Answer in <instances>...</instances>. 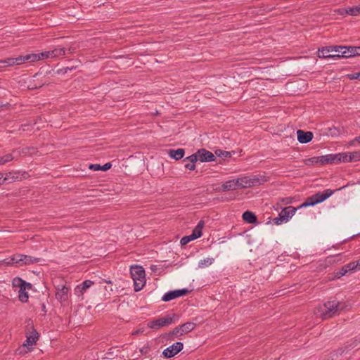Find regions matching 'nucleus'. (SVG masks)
Masks as SVG:
<instances>
[{"instance_id": "nucleus-49", "label": "nucleus", "mask_w": 360, "mask_h": 360, "mask_svg": "<svg viewBox=\"0 0 360 360\" xmlns=\"http://www.w3.org/2000/svg\"><path fill=\"white\" fill-rule=\"evenodd\" d=\"M356 262L357 265V270H360V259L357 260Z\"/></svg>"}, {"instance_id": "nucleus-20", "label": "nucleus", "mask_w": 360, "mask_h": 360, "mask_svg": "<svg viewBox=\"0 0 360 360\" xmlns=\"http://www.w3.org/2000/svg\"><path fill=\"white\" fill-rule=\"evenodd\" d=\"M296 210H297V209L292 206L285 207L280 212L281 217H283V219H284V220H285V221H288L289 218H290L291 217H292L295 214Z\"/></svg>"}, {"instance_id": "nucleus-23", "label": "nucleus", "mask_w": 360, "mask_h": 360, "mask_svg": "<svg viewBox=\"0 0 360 360\" xmlns=\"http://www.w3.org/2000/svg\"><path fill=\"white\" fill-rule=\"evenodd\" d=\"M243 219L245 221L249 224H254L257 221L256 215L250 211H245L243 214Z\"/></svg>"}, {"instance_id": "nucleus-51", "label": "nucleus", "mask_w": 360, "mask_h": 360, "mask_svg": "<svg viewBox=\"0 0 360 360\" xmlns=\"http://www.w3.org/2000/svg\"><path fill=\"white\" fill-rule=\"evenodd\" d=\"M355 141H357V143H360V136L355 138Z\"/></svg>"}, {"instance_id": "nucleus-53", "label": "nucleus", "mask_w": 360, "mask_h": 360, "mask_svg": "<svg viewBox=\"0 0 360 360\" xmlns=\"http://www.w3.org/2000/svg\"><path fill=\"white\" fill-rule=\"evenodd\" d=\"M105 282L107 283H111V281H108V280L105 281Z\"/></svg>"}, {"instance_id": "nucleus-36", "label": "nucleus", "mask_w": 360, "mask_h": 360, "mask_svg": "<svg viewBox=\"0 0 360 360\" xmlns=\"http://www.w3.org/2000/svg\"><path fill=\"white\" fill-rule=\"evenodd\" d=\"M331 52L335 51L338 53L337 54H342V52L344 49H341L340 48H345L344 46H330Z\"/></svg>"}, {"instance_id": "nucleus-13", "label": "nucleus", "mask_w": 360, "mask_h": 360, "mask_svg": "<svg viewBox=\"0 0 360 360\" xmlns=\"http://www.w3.org/2000/svg\"><path fill=\"white\" fill-rule=\"evenodd\" d=\"M344 49L342 54H337L338 58H351L360 56V46H345L340 48Z\"/></svg>"}, {"instance_id": "nucleus-31", "label": "nucleus", "mask_w": 360, "mask_h": 360, "mask_svg": "<svg viewBox=\"0 0 360 360\" xmlns=\"http://www.w3.org/2000/svg\"><path fill=\"white\" fill-rule=\"evenodd\" d=\"M13 66L23 64L26 62L25 56H20L17 58H13Z\"/></svg>"}, {"instance_id": "nucleus-50", "label": "nucleus", "mask_w": 360, "mask_h": 360, "mask_svg": "<svg viewBox=\"0 0 360 360\" xmlns=\"http://www.w3.org/2000/svg\"><path fill=\"white\" fill-rule=\"evenodd\" d=\"M355 142H357L356 141H355V139L354 140H352V141L349 142V145L352 146V145H354L355 143Z\"/></svg>"}, {"instance_id": "nucleus-25", "label": "nucleus", "mask_w": 360, "mask_h": 360, "mask_svg": "<svg viewBox=\"0 0 360 360\" xmlns=\"http://www.w3.org/2000/svg\"><path fill=\"white\" fill-rule=\"evenodd\" d=\"M13 66V58H7L4 60H0V68L12 67Z\"/></svg>"}, {"instance_id": "nucleus-16", "label": "nucleus", "mask_w": 360, "mask_h": 360, "mask_svg": "<svg viewBox=\"0 0 360 360\" xmlns=\"http://www.w3.org/2000/svg\"><path fill=\"white\" fill-rule=\"evenodd\" d=\"M94 281L86 280L75 288V294L77 296H82L84 293L94 285Z\"/></svg>"}, {"instance_id": "nucleus-35", "label": "nucleus", "mask_w": 360, "mask_h": 360, "mask_svg": "<svg viewBox=\"0 0 360 360\" xmlns=\"http://www.w3.org/2000/svg\"><path fill=\"white\" fill-rule=\"evenodd\" d=\"M215 154L219 157L230 158L231 153L227 151H223L221 150H217Z\"/></svg>"}, {"instance_id": "nucleus-8", "label": "nucleus", "mask_w": 360, "mask_h": 360, "mask_svg": "<svg viewBox=\"0 0 360 360\" xmlns=\"http://www.w3.org/2000/svg\"><path fill=\"white\" fill-rule=\"evenodd\" d=\"M204 226V221H200L198 224V225L195 227L193 229L192 233L189 236H184L181 240L180 243L182 245H185L188 244L191 240H193L195 239H197L200 238L202 236V229Z\"/></svg>"}, {"instance_id": "nucleus-32", "label": "nucleus", "mask_w": 360, "mask_h": 360, "mask_svg": "<svg viewBox=\"0 0 360 360\" xmlns=\"http://www.w3.org/2000/svg\"><path fill=\"white\" fill-rule=\"evenodd\" d=\"M347 13L351 15H357L360 13V6L349 8L347 10Z\"/></svg>"}, {"instance_id": "nucleus-34", "label": "nucleus", "mask_w": 360, "mask_h": 360, "mask_svg": "<svg viewBox=\"0 0 360 360\" xmlns=\"http://www.w3.org/2000/svg\"><path fill=\"white\" fill-rule=\"evenodd\" d=\"M350 155L352 162L360 161V150L350 153Z\"/></svg>"}, {"instance_id": "nucleus-21", "label": "nucleus", "mask_w": 360, "mask_h": 360, "mask_svg": "<svg viewBox=\"0 0 360 360\" xmlns=\"http://www.w3.org/2000/svg\"><path fill=\"white\" fill-rule=\"evenodd\" d=\"M186 162L184 167L189 170H194L195 168V163L197 162V159L195 155H190L184 160Z\"/></svg>"}, {"instance_id": "nucleus-47", "label": "nucleus", "mask_w": 360, "mask_h": 360, "mask_svg": "<svg viewBox=\"0 0 360 360\" xmlns=\"http://www.w3.org/2000/svg\"><path fill=\"white\" fill-rule=\"evenodd\" d=\"M7 181V177H4V175L0 173V185L4 184Z\"/></svg>"}, {"instance_id": "nucleus-5", "label": "nucleus", "mask_w": 360, "mask_h": 360, "mask_svg": "<svg viewBox=\"0 0 360 360\" xmlns=\"http://www.w3.org/2000/svg\"><path fill=\"white\" fill-rule=\"evenodd\" d=\"M241 187H252L259 186L268 181V178L262 174L240 178Z\"/></svg>"}, {"instance_id": "nucleus-33", "label": "nucleus", "mask_w": 360, "mask_h": 360, "mask_svg": "<svg viewBox=\"0 0 360 360\" xmlns=\"http://www.w3.org/2000/svg\"><path fill=\"white\" fill-rule=\"evenodd\" d=\"M345 266V272H349L350 271L357 270V265H356V262H350L349 264H347Z\"/></svg>"}, {"instance_id": "nucleus-28", "label": "nucleus", "mask_w": 360, "mask_h": 360, "mask_svg": "<svg viewBox=\"0 0 360 360\" xmlns=\"http://www.w3.org/2000/svg\"><path fill=\"white\" fill-rule=\"evenodd\" d=\"M26 62H36L40 60V56L38 53H30L25 56Z\"/></svg>"}, {"instance_id": "nucleus-24", "label": "nucleus", "mask_w": 360, "mask_h": 360, "mask_svg": "<svg viewBox=\"0 0 360 360\" xmlns=\"http://www.w3.org/2000/svg\"><path fill=\"white\" fill-rule=\"evenodd\" d=\"M51 51V58L63 56L66 55V52H67L66 49L64 48H57Z\"/></svg>"}, {"instance_id": "nucleus-11", "label": "nucleus", "mask_w": 360, "mask_h": 360, "mask_svg": "<svg viewBox=\"0 0 360 360\" xmlns=\"http://www.w3.org/2000/svg\"><path fill=\"white\" fill-rule=\"evenodd\" d=\"M184 345L181 342H177L172 345L167 347L162 352V354L166 358H171L178 354L182 350Z\"/></svg>"}, {"instance_id": "nucleus-29", "label": "nucleus", "mask_w": 360, "mask_h": 360, "mask_svg": "<svg viewBox=\"0 0 360 360\" xmlns=\"http://www.w3.org/2000/svg\"><path fill=\"white\" fill-rule=\"evenodd\" d=\"M340 162H349L351 161L350 153H339Z\"/></svg>"}, {"instance_id": "nucleus-30", "label": "nucleus", "mask_w": 360, "mask_h": 360, "mask_svg": "<svg viewBox=\"0 0 360 360\" xmlns=\"http://www.w3.org/2000/svg\"><path fill=\"white\" fill-rule=\"evenodd\" d=\"M14 157L12 154H6L0 157V165H5L7 162L12 161Z\"/></svg>"}, {"instance_id": "nucleus-38", "label": "nucleus", "mask_w": 360, "mask_h": 360, "mask_svg": "<svg viewBox=\"0 0 360 360\" xmlns=\"http://www.w3.org/2000/svg\"><path fill=\"white\" fill-rule=\"evenodd\" d=\"M318 158L319 160V165H327L328 162V155H322V156H318Z\"/></svg>"}, {"instance_id": "nucleus-6", "label": "nucleus", "mask_w": 360, "mask_h": 360, "mask_svg": "<svg viewBox=\"0 0 360 360\" xmlns=\"http://www.w3.org/2000/svg\"><path fill=\"white\" fill-rule=\"evenodd\" d=\"M40 260L38 257H34L22 254H15L13 255L11 260L7 262L8 265L15 264L18 266L30 265L39 262Z\"/></svg>"}, {"instance_id": "nucleus-48", "label": "nucleus", "mask_w": 360, "mask_h": 360, "mask_svg": "<svg viewBox=\"0 0 360 360\" xmlns=\"http://www.w3.org/2000/svg\"><path fill=\"white\" fill-rule=\"evenodd\" d=\"M67 52L66 54H72L75 52V49L72 47H70L68 49H66Z\"/></svg>"}, {"instance_id": "nucleus-1", "label": "nucleus", "mask_w": 360, "mask_h": 360, "mask_svg": "<svg viewBox=\"0 0 360 360\" xmlns=\"http://www.w3.org/2000/svg\"><path fill=\"white\" fill-rule=\"evenodd\" d=\"M345 308L344 304L334 300L328 301L321 308V316L323 319H330L339 313Z\"/></svg>"}, {"instance_id": "nucleus-10", "label": "nucleus", "mask_w": 360, "mask_h": 360, "mask_svg": "<svg viewBox=\"0 0 360 360\" xmlns=\"http://www.w3.org/2000/svg\"><path fill=\"white\" fill-rule=\"evenodd\" d=\"M193 155L195 156L197 161L199 160L202 162L215 160L214 154L204 148L198 150L195 153L193 154Z\"/></svg>"}, {"instance_id": "nucleus-3", "label": "nucleus", "mask_w": 360, "mask_h": 360, "mask_svg": "<svg viewBox=\"0 0 360 360\" xmlns=\"http://www.w3.org/2000/svg\"><path fill=\"white\" fill-rule=\"evenodd\" d=\"M13 286L18 288V298L22 302H27L29 298L28 293L26 291L32 288L30 283H27L19 277H15L12 281Z\"/></svg>"}, {"instance_id": "nucleus-9", "label": "nucleus", "mask_w": 360, "mask_h": 360, "mask_svg": "<svg viewBox=\"0 0 360 360\" xmlns=\"http://www.w3.org/2000/svg\"><path fill=\"white\" fill-rule=\"evenodd\" d=\"M173 322V317L167 316L158 319L150 321L148 327L152 329H159L162 327L170 325Z\"/></svg>"}, {"instance_id": "nucleus-4", "label": "nucleus", "mask_w": 360, "mask_h": 360, "mask_svg": "<svg viewBox=\"0 0 360 360\" xmlns=\"http://www.w3.org/2000/svg\"><path fill=\"white\" fill-rule=\"evenodd\" d=\"M334 192L335 191L331 189H326L323 192H318L314 195L307 198L306 201L300 206V207L314 206L318 203L322 202L330 196H331Z\"/></svg>"}, {"instance_id": "nucleus-44", "label": "nucleus", "mask_w": 360, "mask_h": 360, "mask_svg": "<svg viewBox=\"0 0 360 360\" xmlns=\"http://www.w3.org/2000/svg\"><path fill=\"white\" fill-rule=\"evenodd\" d=\"M112 165L110 162L105 163L104 165L101 166V169L103 171H107L111 167Z\"/></svg>"}, {"instance_id": "nucleus-12", "label": "nucleus", "mask_w": 360, "mask_h": 360, "mask_svg": "<svg viewBox=\"0 0 360 360\" xmlns=\"http://www.w3.org/2000/svg\"><path fill=\"white\" fill-rule=\"evenodd\" d=\"M188 292L189 290L186 288L169 291L162 296V300L169 302L179 297L186 295Z\"/></svg>"}, {"instance_id": "nucleus-18", "label": "nucleus", "mask_w": 360, "mask_h": 360, "mask_svg": "<svg viewBox=\"0 0 360 360\" xmlns=\"http://www.w3.org/2000/svg\"><path fill=\"white\" fill-rule=\"evenodd\" d=\"M297 140L301 143H309L312 140L314 137V134L311 131H304L301 129L297 131Z\"/></svg>"}, {"instance_id": "nucleus-26", "label": "nucleus", "mask_w": 360, "mask_h": 360, "mask_svg": "<svg viewBox=\"0 0 360 360\" xmlns=\"http://www.w3.org/2000/svg\"><path fill=\"white\" fill-rule=\"evenodd\" d=\"M214 262L213 258H206L204 259H202L198 263V267L200 269H203L205 267H207L210 265H211Z\"/></svg>"}, {"instance_id": "nucleus-45", "label": "nucleus", "mask_w": 360, "mask_h": 360, "mask_svg": "<svg viewBox=\"0 0 360 360\" xmlns=\"http://www.w3.org/2000/svg\"><path fill=\"white\" fill-rule=\"evenodd\" d=\"M144 328H139L134 332H132L131 335H139V334H142L143 332H144Z\"/></svg>"}, {"instance_id": "nucleus-42", "label": "nucleus", "mask_w": 360, "mask_h": 360, "mask_svg": "<svg viewBox=\"0 0 360 360\" xmlns=\"http://www.w3.org/2000/svg\"><path fill=\"white\" fill-rule=\"evenodd\" d=\"M89 169L94 171H99L101 169V166L98 164H92L89 165Z\"/></svg>"}, {"instance_id": "nucleus-37", "label": "nucleus", "mask_w": 360, "mask_h": 360, "mask_svg": "<svg viewBox=\"0 0 360 360\" xmlns=\"http://www.w3.org/2000/svg\"><path fill=\"white\" fill-rule=\"evenodd\" d=\"M38 55L40 56V60H44L45 58H51V51H48L41 52V53H38Z\"/></svg>"}, {"instance_id": "nucleus-19", "label": "nucleus", "mask_w": 360, "mask_h": 360, "mask_svg": "<svg viewBox=\"0 0 360 360\" xmlns=\"http://www.w3.org/2000/svg\"><path fill=\"white\" fill-rule=\"evenodd\" d=\"M331 52L330 46L322 47L319 49L318 56L320 58H338L337 54L331 55L330 53Z\"/></svg>"}, {"instance_id": "nucleus-46", "label": "nucleus", "mask_w": 360, "mask_h": 360, "mask_svg": "<svg viewBox=\"0 0 360 360\" xmlns=\"http://www.w3.org/2000/svg\"><path fill=\"white\" fill-rule=\"evenodd\" d=\"M148 351H149V347H143V348L140 349V352L142 354H147Z\"/></svg>"}, {"instance_id": "nucleus-2", "label": "nucleus", "mask_w": 360, "mask_h": 360, "mask_svg": "<svg viewBox=\"0 0 360 360\" xmlns=\"http://www.w3.org/2000/svg\"><path fill=\"white\" fill-rule=\"evenodd\" d=\"M130 274L134 281V290L140 291L146 284V274L144 269L141 266H131Z\"/></svg>"}, {"instance_id": "nucleus-43", "label": "nucleus", "mask_w": 360, "mask_h": 360, "mask_svg": "<svg viewBox=\"0 0 360 360\" xmlns=\"http://www.w3.org/2000/svg\"><path fill=\"white\" fill-rule=\"evenodd\" d=\"M345 266H344L342 268V269H341L339 272H338V273H337L336 276H337L338 278H340V277H341V276H342L345 275L347 272H345Z\"/></svg>"}, {"instance_id": "nucleus-41", "label": "nucleus", "mask_w": 360, "mask_h": 360, "mask_svg": "<svg viewBox=\"0 0 360 360\" xmlns=\"http://www.w3.org/2000/svg\"><path fill=\"white\" fill-rule=\"evenodd\" d=\"M273 221L275 224L279 225L282 224L283 222L285 221L283 217H281V214L279 213L278 217H276L273 219Z\"/></svg>"}, {"instance_id": "nucleus-14", "label": "nucleus", "mask_w": 360, "mask_h": 360, "mask_svg": "<svg viewBox=\"0 0 360 360\" xmlns=\"http://www.w3.org/2000/svg\"><path fill=\"white\" fill-rule=\"evenodd\" d=\"M239 187H241L240 179H237L224 182L219 190L221 191H233Z\"/></svg>"}, {"instance_id": "nucleus-27", "label": "nucleus", "mask_w": 360, "mask_h": 360, "mask_svg": "<svg viewBox=\"0 0 360 360\" xmlns=\"http://www.w3.org/2000/svg\"><path fill=\"white\" fill-rule=\"evenodd\" d=\"M328 164H338L340 163L339 153L338 154H328Z\"/></svg>"}, {"instance_id": "nucleus-22", "label": "nucleus", "mask_w": 360, "mask_h": 360, "mask_svg": "<svg viewBox=\"0 0 360 360\" xmlns=\"http://www.w3.org/2000/svg\"><path fill=\"white\" fill-rule=\"evenodd\" d=\"M168 153L172 158L178 160L184 157L185 150L183 148H179L177 150L170 149Z\"/></svg>"}, {"instance_id": "nucleus-52", "label": "nucleus", "mask_w": 360, "mask_h": 360, "mask_svg": "<svg viewBox=\"0 0 360 360\" xmlns=\"http://www.w3.org/2000/svg\"><path fill=\"white\" fill-rule=\"evenodd\" d=\"M72 70V68H65V72H67V70Z\"/></svg>"}, {"instance_id": "nucleus-39", "label": "nucleus", "mask_w": 360, "mask_h": 360, "mask_svg": "<svg viewBox=\"0 0 360 360\" xmlns=\"http://www.w3.org/2000/svg\"><path fill=\"white\" fill-rule=\"evenodd\" d=\"M347 77L349 79H359L360 80V72H355L352 74H347Z\"/></svg>"}, {"instance_id": "nucleus-54", "label": "nucleus", "mask_w": 360, "mask_h": 360, "mask_svg": "<svg viewBox=\"0 0 360 360\" xmlns=\"http://www.w3.org/2000/svg\"><path fill=\"white\" fill-rule=\"evenodd\" d=\"M42 309H45V304H42Z\"/></svg>"}, {"instance_id": "nucleus-17", "label": "nucleus", "mask_w": 360, "mask_h": 360, "mask_svg": "<svg viewBox=\"0 0 360 360\" xmlns=\"http://www.w3.org/2000/svg\"><path fill=\"white\" fill-rule=\"evenodd\" d=\"M32 331H30V333L29 335H26V340L25 342L23 343L24 347H29L32 346L36 344L37 340L39 338V334L37 332V330L33 328L32 326H31Z\"/></svg>"}, {"instance_id": "nucleus-15", "label": "nucleus", "mask_w": 360, "mask_h": 360, "mask_svg": "<svg viewBox=\"0 0 360 360\" xmlns=\"http://www.w3.org/2000/svg\"><path fill=\"white\" fill-rule=\"evenodd\" d=\"M69 288L65 285L58 286L56 288V298L60 302H65L68 300Z\"/></svg>"}, {"instance_id": "nucleus-7", "label": "nucleus", "mask_w": 360, "mask_h": 360, "mask_svg": "<svg viewBox=\"0 0 360 360\" xmlns=\"http://www.w3.org/2000/svg\"><path fill=\"white\" fill-rule=\"evenodd\" d=\"M195 327V323L193 322H186L178 327H176L169 334V338H179L184 334L192 331Z\"/></svg>"}, {"instance_id": "nucleus-40", "label": "nucleus", "mask_w": 360, "mask_h": 360, "mask_svg": "<svg viewBox=\"0 0 360 360\" xmlns=\"http://www.w3.org/2000/svg\"><path fill=\"white\" fill-rule=\"evenodd\" d=\"M307 165H310V164L319 165V160L318 157H312L307 160Z\"/></svg>"}]
</instances>
